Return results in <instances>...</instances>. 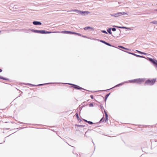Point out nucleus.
Instances as JSON below:
<instances>
[{
	"mask_svg": "<svg viewBox=\"0 0 157 157\" xmlns=\"http://www.w3.org/2000/svg\"><path fill=\"white\" fill-rule=\"evenodd\" d=\"M32 31L33 32H34L36 33H40L41 34H47V33H59V32H48L46 31L45 30H32Z\"/></svg>",
	"mask_w": 157,
	"mask_h": 157,
	"instance_id": "nucleus-1",
	"label": "nucleus"
},
{
	"mask_svg": "<svg viewBox=\"0 0 157 157\" xmlns=\"http://www.w3.org/2000/svg\"><path fill=\"white\" fill-rule=\"evenodd\" d=\"M148 59L150 61L153 63L155 67L157 68V60L151 58H148Z\"/></svg>",
	"mask_w": 157,
	"mask_h": 157,
	"instance_id": "nucleus-2",
	"label": "nucleus"
},
{
	"mask_svg": "<svg viewBox=\"0 0 157 157\" xmlns=\"http://www.w3.org/2000/svg\"><path fill=\"white\" fill-rule=\"evenodd\" d=\"M155 79H153L151 80H148L145 82V83L148 85H152L155 82Z\"/></svg>",
	"mask_w": 157,
	"mask_h": 157,
	"instance_id": "nucleus-3",
	"label": "nucleus"
},
{
	"mask_svg": "<svg viewBox=\"0 0 157 157\" xmlns=\"http://www.w3.org/2000/svg\"><path fill=\"white\" fill-rule=\"evenodd\" d=\"M145 79L144 78H139L136 79V83L140 84L144 82Z\"/></svg>",
	"mask_w": 157,
	"mask_h": 157,
	"instance_id": "nucleus-4",
	"label": "nucleus"
},
{
	"mask_svg": "<svg viewBox=\"0 0 157 157\" xmlns=\"http://www.w3.org/2000/svg\"><path fill=\"white\" fill-rule=\"evenodd\" d=\"M90 13V12L88 11H81L80 12V13L82 16L86 15Z\"/></svg>",
	"mask_w": 157,
	"mask_h": 157,
	"instance_id": "nucleus-5",
	"label": "nucleus"
},
{
	"mask_svg": "<svg viewBox=\"0 0 157 157\" xmlns=\"http://www.w3.org/2000/svg\"><path fill=\"white\" fill-rule=\"evenodd\" d=\"M59 33H65V34H73V33H75V32H72L71 31H62L61 32H59Z\"/></svg>",
	"mask_w": 157,
	"mask_h": 157,
	"instance_id": "nucleus-6",
	"label": "nucleus"
},
{
	"mask_svg": "<svg viewBox=\"0 0 157 157\" xmlns=\"http://www.w3.org/2000/svg\"><path fill=\"white\" fill-rule=\"evenodd\" d=\"M119 13H120L119 12H118L117 13H113V14H112L111 15L112 16L114 17H120V14Z\"/></svg>",
	"mask_w": 157,
	"mask_h": 157,
	"instance_id": "nucleus-7",
	"label": "nucleus"
},
{
	"mask_svg": "<svg viewBox=\"0 0 157 157\" xmlns=\"http://www.w3.org/2000/svg\"><path fill=\"white\" fill-rule=\"evenodd\" d=\"M84 29L85 30H90L92 31H94V28H93L89 26H87L84 28Z\"/></svg>",
	"mask_w": 157,
	"mask_h": 157,
	"instance_id": "nucleus-8",
	"label": "nucleus"
},
{
	"mask_svg": "<svg viewBox=\"0 0 157 157\" xmlns=\"http://www.w3.org/2000/svg\"><path fill=\"white\" fill-rule=\"evenodd\" d=\"M33 24L35 25H40L42 24L41 22L37 21H33Z\"/></svg>",
	"mask_w": 157,
	"mask_h": 157,
	"instance_id": "nucleus-9",
	"label": "nucleus"
},
{
	"mask_svg": "<svg viewBox=\"0 0 157 157\" xmlns=\"http://www.w3.org/2000/svg\"><path fill=\"white\" fill-rule=\"evenodd\" d=\"M129 54H132V55H134L136 57H141V58H144V57L142 56H140V55H136V54H135L134 53H131V52H128Z\"/></svg>",
	"mask_w": 157,
	"mask_h": 157,
	"instance_id": "nucleus-10",
	"label": "nucleus"
},
{
	"mask_svg": "<svg viewBox=\"0 0 157 157\" xmlns=\"http://www.w3.org/2000/svg\"><path fill=\"white\" fill-rule=\"evenodd\" d=\"M116 27L121 29H126L128 30H131V29L130 28L128 27H126L124 26H122V27H118V26H116Z\"/></svg>",
	"mask_w": 157,
	"mask_h": 157,
	"instance_id": "nucleus-11",
	"label": "nucleus"
},
{
	"mask_svg": "<svg viewBox=\"0 0 157 157\" xmlns=\"http://www.w3.org/2000/svg\"><path fill=\"white\" fill-rule=\"evenodd\" d=\"M119 13L120 16H121L122 15L124 16L128 15L127 13H126L124 12H119Z\"/></svg>",
	"mask_w": 157,
	"mask_h": 157,
	"instance_id": "nucleus-12",
	"label": "nucleus"
},
{
	"mask_svg": "<svg viewBox=\"0 0 157 157\" xmlns=\"http://www.w3.org/2000/svg\"><path fill=\"white\" fill-rule=\"evenodd\" d=\"M68 84L71 85H73V84H70V83H68ZM73 85L74 86V87L76 89H82L81 87H79V86H78L75 85Z\"/></svg>",
	"mask_w": 157,
	"mask_h": 157,
	"instance_id": "nucleus-13",
	"label": "nucleus"
},
{
	"mask_svg": "<svg viewBox=\"0 0 157 157\" xmlns=\"http://www.w3.org/2000/svg\"><path fill=\"white\" fill-rule=\"evenodd\" d=\"M136 51L137 52H138V53H139L141 54H144V55H147V53H145L140 51L138 50H136Z\"/></svg>",
	"mask_w": 157,
	"mask_h": 157,
	"instance_id": "nucleus-14",
	"label": "nucleus"
},
{
	"mask_svg": "<svg viewBox=\"0 0 157 157\" xmlns=\"http://www.w3.org/2000/svg\"><path fill=\"white\" fill-rule=\"evenodd\" d=\"M105 115L106 121H107L108 119V116L106 112L105 111Z\"/></svg>",
	"mask_w": 157,
	"mask_h": 157,
	"instance_id": "nucleus-15",
	"label": "nucleus"
},
{
	"mask_svg": "<svg viewBox=\"0 0 157 157\" xmlns=\"http://www.w3.org/2000/svg\"><path fill=\"white\" fill-rule=\"evenodd\" d=\"M136 79L132 80H130L128 81V82L131 83H136Z\"/></svg>",
	"mask_w": 157,
	"mask_h": 157,
	"instance_id": "nucleus-16",
	"label": "nucleus"
},
{
	"mask_svg": "<svg viewBox=\"0 0 157 157\" xmlns=\"http://www.w3.org/2000/svg\"><path fill=\"white\" fill-rule=\"evenodd\" d=\"M118 47L119 48H123V49L126 50H129V49L128 48H124V47H123V46H119Z\"/></svg>",
	"mask_w": 157,
	"mask_h": 157,
	"instance_id": "nucleus-17",
	"label": "nucleus"
},
{
	"mask_svg": "<svg viewBox=\"0 0 157 157\" xmlns=\"http://www.w3.org/2000/svg\"><path fill=\"white\" fill-rule=\"evenodd\" d=\"M152 24L157 25V21H153L151 22Z\"/></svg>",
	"mask_w": 157,
	"mask_h": 157,
	"instance_id": "nucleus-18",
	"label": "nucleus"
},
{
	"mask_svg": "<svg viewBox=\"0 0 157 157\" xmlns=\"http://www.w3.org/2000/svg\"><path fill=\"white\" fill-rule=\"evenodd\" d=\"M111 28H109L107 29V32L110 34H111L112 33L111 32Z\"/></svg>",
	"mask_w": 157,
	"mask_h": 157,
	"instance_id": "nucleus-19",
	"label": "nucleus"
},
{
	"mask_svg": "<svg viewBox=\"0 0 157 157\" xmlns=\"http://www.w3.org/2000/svg\"><path fill=\"white\" fill-rule=\"evenodd\" d=\"M73 11H74L76 13H80V11H79L77 10H72Z\"/></svg>",
	"mask_w": 157,
	"mask_h": 157,
	"instance_id": "nucleus-20",
	"label": "nucleus"
},
{
	"mask_svg": "<svg viewBox=\"0 0 157 157\" xmlns=\"http://www.w3.org/2000/svg\"><path fill=\"white\" fill-rule=\"evenodd\" d=\"M124 83H125V82H124V83H122L119 84H118V85H117L116 86H115L114 87L118 86H119L122 85Z\"/></svg>",
	"mask_w": 157,
	"mask_h": 157,
	"instance_id": "nucleus-21",
	"label": "nucleus"
},
{
	"mask_svg": "<svg viewBox=\"0 0 157 157\" xmlns=\"http://www.w3.org/2000/svg\"><path fill=\"white\" fill-rule=\"evenodd\" d=\"M93 40H97L99 41H100L101 42H102V43H104L105 41H103V40H97V39H93Z\"/></svg>",
	"mask_w": 157,
	"mask_h": 157,
	"instance_id": "nucleus-22",
	"label": "nucleus"
},
{
	"mask_svg": "<svg viewBox=\"0 0 157 157\" xmlns=\"http://www.w3.org/2000/svg\"><path fill=\"white\" fill-rule=\"evenodd\" d=\"M93 106H94V105L92 103H90L89 105V106L90 107H93Z\"/></svg>",
	"mask_w": 157,
	"mask_h": 157,
	"instance_id": "nucleus-23",
	"label": "nucleus"
},
{
	"mask_svg": "<svg viewBox=\"0 0 157 157\" xmlns=\"http://www.w3.org/2000/svg\"><path fill=\"white\" fill-rule=\"evenodd\" d=\"M101 32L103 33H105L106 34H107V32L105 30H102L101 31Z\"/></svg>",
	"mask_w": 157,
	"mask_h": 157,
	"instance_id": "nucleus-24",
	"label": "nucleus"
},
{
	"mask_svg": "<svg viewBox=\"0 0 157 157\" xmlns=\"http://www.w3.org/2000/svg\"><path fill=\"white\" fill-rule=\"evenodd\" d=\"M75 33H73V34H76L77 35H79V36H81V35L79 33H75Z\"/></svg>",
	"mask_w": 157,
	"mask_h": 157,
	"instance_id": "nucleus-25",
	"label": "nucleus"
},
{
	"mask_svg": "<svg viewBox=\"0 0 157 157\" xmlns=\"http://www.w3.org/2000/svg\"><path fill=\"white\" fill-rule=\"evenodd\" d=\"M112 30L113 31H116V28H113L112 29Z\"/></svg>",
	"mask_w": 157,
	"mask_h": 157,
	"instance_id": "nucleus-26",
	"label": "nucleus"
},
{
	"mask_svg": "<svg viewBox=\"0 0 157 157\" xmlns=\"http://www.w3.org/2000/svg\"><path fill=\"white\" fill-rule=\"evenodd\" d=\"M88 123L90 124H93V122H91V121H88Z\"/></svg>",
	"mask_w": 157,
	"mask_h": 157,
	"instance_id": "nucleus-27",
	"label": "nucleus"
},
{
	"mask_svg": "<svg viewBox=\"0 0 157 157\" xmlns=\"http://www.w3.org/2000/svg\"><path fill=\"white\" fill-rule=\"evenodd\" d=\"M106 45H107L110 46H111V45H110V44H109V43H107Z\"/></svg>",
	"mask_w": 157,
	"mask_h": 157,
	"instance_id": "nucleus-28",
	"label": "nucleus"
},
{
	"mask_svg": "<svg viewBox=\"0 0 157 157\" xmlns=\"http://www.w3.org/2000/svg\"><path fill=\"white\" fill-rule=\"evenodd\" d=\"M76 117H77V118H78V114L77 113L76 114Z\"/></svg>",
	"mask_w": 157,
	"mask_h": 157,
	"instance_id": "nucleus-29",
	"label": "nucleus"
},
{
	"mask_svg": "<svg viewBox=\"0 0 157 157\" xmlns=\"http://www.w3.org/2000/svg\"><path fill=\"white\" fill-rule=\"evenodd\" d=\"M90 97L91 98H92V99H93V95H91L90 96Z\"/></svg>",
	"mask_w": 157,
	"mask_h": 157,
	"instance_id": "nucleus-30",
	"label": "nucleus"
},
{
	"mask_svg": "<svg viewBox=\"0 0 157 157\" xmlns=\"http://www.w3.org/2000/svg\"><path fill=\"white\" fill-rule=\"evenodd\" d=\"M107 94L106 95V98L108 97V96H109V94Z\"/></svg>",
	"mask_w": 157,
	"mask_h": 157,
	"instance_id": "nucleus-31",
	"label": "nucleus"
},
{
	"mask_svg": "<svg viewBox=\"0 0 157 157\" xmlns=\"http://www.w3.org/2000/svg\"><path fill=\"white\" fill-rule=\"evenodd\" d=\"M84 121H85L86 122H88V121H87V120H84Z\"/></svg>",
	"mask_w": 157,
	"mask_h": 157,
	"instance_id": "nucleus-32",
	"label": "nucleus"
},
{
	"mask_svg": "<svg viewBox=\"0 0 157 157\" xmlns=\"http://www.w3.org/2000/svg\"><path fill=\"white\" fill-rule=\"evenodd\" d=\"M44 85V84H41L38 85V86H41V85Z\"/></svg>",
	"mask_w": 157,
	"mask_h": 157,
	"instance_id": "nucleus-33",
	"label": "nucleus"
},
{
	"mask_svg": "<svg viewBox=\"0 0 157 157\" xmlns=\"http://www.w3.org/2000/svg\"><path fill=\"white\" fill-rule=\"evenodd\" d=\"M107 43V42H105V43H104V44H106Z\"/></svg>",
	"mask_w": 157,
	"mask_h": 157,
	"instance_id": "nucleus-34",
	"label": "nucleus"
},
{
	"mask_svg": "<svg viewBox=\"0 0 157 157\" xmlns=\"http://www.w3.org/2000/svg\"><path fill=\"white\" fill-rule=\"evenodd\" d=\"M2 71V70L1 69H0V72H1Z\"/></svg>",
	"mask_w": 157,
	"mask_h": 157,
	"instance_id": "nucleus-35",
	"label": "nucleus"
},
{
	"mask_svg": "<svg viewBox=\"0 0 157 157\" xmlns=\"http://www.w3.org/2000/svg\"><path fill=\"white\" fill-rule=\"evenodd\" d=\"M156 11H157V9L156 10Z\"/></svg>",
	"mask_w": 157,
	"mask_h": 157,
	"instance_id": "nucleus-36",
	"label": "nucleus"
}]
</instances>
